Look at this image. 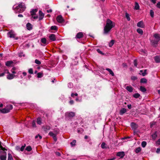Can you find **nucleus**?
<instances>
[{
	"mask_svg": "<svg viewBox=\"0 0 160 160\" xmlns=\"http://www.w3.org/2000/svg\"><path fill=\"white\" fill-rule=\"evenodd\" d=\"M141 151V148L140 147H139L137 148L135 150V152L136 153H138L140 152Z\"/></svg>",
	"mask_w": 160,
	"mask_h": 160,
	"instance_id": "79ce46f5",
	"label": "nucleus"
},
{
	"mask_svg": "<svg viewBox=\"0 0 160 160\" xmlns=\"http://www.w3.org/2000/svg\"><path fill=\"white\" fill-rule=\"evenodd\" d=\"M131 79L133 80H135L137 79V78L135 76H132L131 77Z\"/></svg>",
	"mask_w": 160,
	"mask_h": 160,
	"instance_id": "052dcab7",
	"label": "nucleus"
},
{
	"mask_svg": "<svg viewBox=\"0 0 160 160\" xmlns=\"http://www.w3.org/2000/svg\"><path fill=\"white\" fill-rule=\"evenodd\" d=\"M66 115H67L68 117H73L75 116V113L74 112H71L66 113Z\"/></svg>",
	"mask_w": 160,
	"mask_h": 160,
	"instance_id": "9d476101",
	"label": "nucleus"
},
{
	"mask_svg": "<svg viewBox=\"0 0 160 160\" xmlns=\"http://www.w3.org/2000/svg\"><path fill=\"white\" fill-rule=\"evenodd\" d=\"M49 135L50 136H52V137H54V136H56L55 134L51 132H49Z\"/></svg>",
	"mask_w": 160,
	"mask_h": 160,
	"instance_id": "8fccbe9b",
	"label": "nucleus"
},
{
	"mask_svg": "<svg viewBox=\"0 0 160 160\" xmlns=\"http://www.w3.org/2000/svg\"><path fill=\"white\" fill-rule=\"evenodd\" d=\"M7 35L10 38H15L16 39H18V38L17 37L16 38L15 37L16 34L13 32L12 31H11L8 32Z\"/></svg>",
	"mask_w": 160,
	"mask_h": 160,
	"instance_id": "20e7f679",
	"label": "nucleus"
},
{
	"mask_svg": "<svg viewBox=\"0 0 160 160\" xmlns=\"http://www.w3.org/2000/svg\"><path fill=\"white\" fill-rule=\"evenodd\" d=\"M126 89L129 92H131L133 91V88L131 86H127Z\"/></svg>",
	"mask_w": 160,
	"mask_h": 160,
	"instance_id": "aec40b11",
	"label": "nucleus"
},
{
	"mask_svg": "<svg viewBox=\"0 0 160 160\" xmlns=\"http://www.w3.org/2000/svg\"><path fill=\"white\" fill-rule=\"evenodd\" d=\"M32 148L31 146H27L25 149V150L28 152L31 151L32 150Z\"/></svg>",
	"mask_w": 160,
	"mask_h": 160,
	"instance_id": "f704fd0d",
	"label": "nucleus"
},
{
	"mask_svg": "<svg viewBox=\"0 0 160 160\" xmlns=\"http://www.w3.org/2000/svg\"><path fill=\"white\" fill-rule=\"evenodd\" d=\"M114 40H111V42L109 43V46L110 47H111L114 44Z\"/></svg>",
	"mask_w": 160,
	"mask_h": 160,
	"instance_id": "72a5a7b5",
	"label": "nucleus"
},
{
	"mask_svg": "<svg viewBox=\"0 0 160 160\" xmlns=\"http://www.w3.org/2000/svg\"><path fill=\"white\" fill-rule=\"evenodd\" d=\"M76 143V141L75 140H73V141L70 143V144L72 146H74L75 145Z\"/></svg>",
	"mask_w": 160,
	"mask_h": 160,
	"instance_id": "49530a36",
	"label": "nucleus"
},
{
	"mask_svg": "<svg viewBox=\"0 0 160 160\" xmlns=\"http://www.w3.org/2000/svg\"><path fill=\"white\" fill-rule=\"evenodd\" d=\"M39 137V139H41L42 138V137L41 136H40V135L39 134H38V135H36L35 137V138H38V137Z\"/></svg>",
	"mask_w": 160,
	"mask_h": 160,
	"instance_id": "680f3d73",
	"label": "nucleus"
},
{
	"mask_svg": "<svg viewBox=\"0 0 160 160\" xmlns=\"http://www.w3.org/2000/svg\"><path fill=\"white\" fill-rule=\"evenodd\" d=\"M43 76V73L41 72L37 73V77L38 78H41Z\"/></svg>",
	"mask_w": 160,
	"mask_h": 160,
	"instance_id": "cd10ccee",
	"label": "nucleus"
},
{
	"mask_svg": "<svg viewBox=\"0 0 160 160\" xmlns=\"http://www.w3.org/2000/svg\"><path fill=\"white\" fill-rule=\"evenodd\" d=\"M32 18H33L34 19H37L38 18V16H32Z\"/></svg>",
	"mask_w": 160,
	"mask_h": 160,
	"instance_id": "338daca9",
	"label": "nucleus"
},
{
	"mask_svg": "<svg viewBox=\"0 0 160 160\" xmlns=\"http://www.w3.org/2000/svg\"><path fill=\"white\" fill-rule=\"evenodd\" d=\"M133 96L135 98H137L140 97V94L138 93H136L134 94Z\"/></svg>",
	"mask_w": 160,
	"mask_h": 160,
	"instance_id": "4c0bfd02",
	"label": "nucleus"
},
{
	"mask_svg": "<svg viewBox=\"0 0 160 160\" xmlns=\"http://www.w3.org/2000/svg\"><path fill=\"white\" fill-rule=\"evenodd\" d=\"M157 7L158 8H160V2H158L156 5Z\"/></svg>",
	"mask_w": 160,
	"mask_h": 160,
	"instance_id": "bf43d9fd",
	"label": "nucleus"
},
{
	"mask_svg": "<svg viewBox=\"0 0 160 160\" xmlns=\"http://www.w3.org/2000/svg\"><path fill=\"white\" fill-rule=\"evenodd\" d=\"M126 17L128 21H129L130 20V18L129 16V14L127 13H126Z\"/></svg>",
	"mask_w": 160,
	"mask_h": 160,
	"instance_id": "09e8293b",
	"label": "nucleus"
},
{
	"mask_svg": "<svg viewBox=\"0 0 160 160\" xmlns=\"http://www.w3.org/2000/svg\"><path fill=\"white\" fill-rule=\"evenodd\" d=\"M35 62L36 64L38 65L41 64V61L37 59L35 60Z\"/></svg>",
	"mask_w": 160,
	"mask_h": 160,
	"instance_id": "58836bf2",
	"label": "nucleus"
},
{
	"mask_svg": "<svg viewBox=\"0 0 160 160\" xmlns=\"http://www.w3.org/2000/svg\"><path fill=\"white\" fill-rule=\"evenodd\" d=\"M106 22V25L104 27L103 30V33L105 34H108L112 28L115 26V23L109 19H107Z\"/></svg>",
	"mask_w": 160,
	"mask_h": 160,
	"instance_id": "f257e3e1",
	"label": "nucleus"
},
{
	"mask_svg": "<svg viewBox=\"0 0 160 160\" xmlns=\"http://www.w3.org/2000/svg\"><path fill=\"white\" fill-rule=\"evenodd\" d=\"M134 9L137 10H139V6L137 2H135Z\"/></svg>",
	"mask_w": 160,
	"mask_h": 160,
	"instance_id": "c756f323",
	"label": "nucleus"
},
{
	"mask_svg": "<svg viewBox=\"0 0 160 160\" xmlns=\"http://www.w3.org/2000/svg\"><path fill=\"white\" fill-rule=\"evenodd\" d=\"M126 109L125 108H122L120 111L119 113L120 115H122L126 112Z\"/></svg>",
	"mask_w": 160,
	"mask_h": 160,
	"instance_id": "a211bd4d",
	"label": "nucleus"
},
{
	"mask_svg": "<svg viewBox=\"0 0 160 160\" xmlns=\"http://www.w3.org/2000/svg\"><path fill=\"white\" fill-rule=\"evenodd\" d=\"M9 74L7 76V78L8 79H13L15 76L13 74H11L9 72Z\"/></svg>",
	"mask_w": 160,
	"mask_h": 160,
	"instance_id": "dca6fc26",
	"label": "nucleus"
},
{
	"mask_svg": "<svg viewBox=\"0 0 160 160\" xmlns=\"http://www.w3.org/2000/svg\"><path fill=\"white\" fill-rule=\"evenodd\" d=\"M140 82L141 83H146L147 80L145 78H142L141 79Z\"/></svg>",
	"mask_w": 160,
	"mask_h": 160,
	"instance_id": "e433bc0d",
	"label": "nucleus"
},
{
	"mask_svg": "<svg viewBox=\"0 0 160 160\" xmlns=\"http://www.w3.org/2000/svg\"><path fill=\"white\" fill-rule=\"evenodd\" d=\"M3 155H1L0 156V160H6L7 153L6 152L4 151L2 152Z\"/></svg>",
	"mask_w": 160,
	"mask_h": 160,
	"instance_id": "39448f33",
	"label": "nucleus"
},
{
	"mask_svg": "<svg viewBox=\"0 0 160 160\" xmlns=\"http://www.w3.org/2000/svg\"><path fill=\"white\" fill-rule=\"evenodd\" d=\"M147 143L145 141H143L141 143V145L142 147L144 148L146 145Z\"/></svg>",
	"mask_w": 160,
	"mask_h": 160,
	"instance_id": "c03bdc74",
	"label": "nucleus"
},
{
	"mask_svg": "<svg viewBox=\"0 0 160 160\" xmlns=\"http://www.w3.org/2000/svg\"><path fill=\"white\" fill-rule=\"evenodd\" d=\"M134 65L136 66L137 67L138 63H137V61L136 59H135L134 61Z\"/></svg>",
	"mask_w": 160,
	"mask_h": 160,
	"instance_id": "5fc2aeb1",
	"label": "nucleus"
},
{
	"mask_svg": "<svg viewBox=\"0 0 160 160\" xmlns=\"http://www.w3.org/2000/svg\"><path fill=\"white\" fill-rule=\"evenodd\" d=\"M9 73V71H8V70H7V69L5 70H4V72H3L2 73H0V77L4 76L5 75V74L6 73Z\"/></svg>",
	"mask_w": 160,
	"mask_h": 160,
	"instance_id": "4be33fe9",
	"label": "nucleus"
},
{
	"mask_svg": "<svg viewBox=\"0 0 160 160\" xmlns=\"http://www.w3.org/2000/svg\"><path fill=\"white\" fill-rule=\"evenodd\" d=\"M49 38L52 41H55L56 40V36L53 34H51L49 36Z\"/></svg>",
	"mask_w": 160,
	"mask_h": 160,
	"instance_id": "f8f14e48",
	"label": "nucleus"
},
{
	"mask_svg": "<svg viewBox=\"0 0 160 160\" xmlns=\"http://www.w3.org/2000/svg\"><path fill=\"white\" fill-rule=\"evenodd\" d=\"M140 90L143 92H144L146 91V89L143 87L141 86L140 87Z\"/></svg>",
	"mask_w": 160,
	"mask_h": 160,
	"instance_id": "473e14b6",
	"label": "nucleus"
},
{
	"mask_svg": "<svg viewBox=\"0 0 160 160\" xmlns=\"http://www.w3.org/2000/svg\"><path fill=\"white\" fill-rule=\"evenodd\" d=\"M97 51L100 54H103L102 52L99 49H98L97 50Z\"/></svg>",
	"mask_w": 160,
	"mask_h": 160,
	"instance_id": "e2e57ef3",
	"label": "nucleus"
},
{
	"mask_svg": "<svg viewBox=\"0 0 160 160\" xmlns=\"http://www.w3.org/2000/svg\"><path fill=\"white\" fill-rule=\"evenodd\" d=\"M156 122H152L150 123V127L151 128H152L154 125L156 124Z\"/></svg>",
	"mask_w": 160,
	"mask_h": 160,
	"instance_id": "603ef678",
	"label": "nucleus"
},
{
	"mask_svg": "<svg viewBox=\"0 0 160 160\" xmlns=\"http://www.w3.org/2000/svg\"><path fill=\"white\" fill-rule=\"evenodd\" d=\"M83 37V33L80 32L78 33L76 35L75 38H81Z\"/></svg>",
	"mask_w": 160,
	"mask_h": 160,
	"instance_id": "9b49d317",
	"label": "nucleus"
},
{
	"mask_svg": "<svg viewBox=\"0 0 160 160\" xmlns=\"http://www.w3.org/2000/svg\"><path fill=\"white\" fill-rule=\"evenodd\" d=\"M137 26L138 27H140L141 28H144L145 25L144 24L143 22L142 21H140L137 24Z\"/></svg>",
	"mask_w": 160,
	"mask_h": 160,
	"instance_id": "6e6552de",
	"label": "nucleus"
},
{
	"mask_svg": "<svg viewBox=\"0 0 160 160\" xmlns=\"http://www.w3.org/2000/svg\"><path fill=\"white\" fill-rule=\"evenodd\" d=\"M146 71L147 70L145 69L144 70V72H142V70H141L140 71V72H142V74L143 76H145L147 74V73L146 72Z\"/></svg>",
	"mask_w": 160,
	"mask_h": 160,
	"instance_id": "ea45409f",
	"label": "nucleus"
},
{
	"mask_svg": "<svg viewBox=\"0 0 160 160\" xmlns=\"http://www.w3.org/2000/svg\"><path fill=\"white\" fill-rule=\"evenodd\" d=\"M27 29L29 30H31L32 28V25L30 23L28 22L26 25Z\"/></svg>",
	"mask_w": 160,
	"mask_h": 160,
	"instance_id": "f3484780",
	"label": "nucleus"
},
{
	"mask_svg": "<svg viewBox=\"0 0 160 160\" xmlns=\"http://www.w3.org/2000/svg\"><path fill=\"white\" fill-rule=\"evenodd\" d=\"M157 136V132H155L152 135V138L153 140H155Z\"/></svg>",
	"mask_w": 160,
	"mask_h": 160,
	"instance_id": "7c9ffc66",
	"label": "nucleus"
},
{
	"mask_svg": "<svg viewBox=\"0 0 160 160\" xmlns=\"http://www.w3.org/2000/svg\"><path fill=\"white\" fill-rule=\"evenodd\" d=\"M15 149L17 151H20V147L19 146H17L15 147Z\"/></svg>",
	"mask_w": 160,
	"mask_h": 160,
	"instance_id": "4d7b16f0",
	"label": "nucleus"
},
{
	"mask_svg": "<svg viewBox=\"0 0 160 160\" xmlns=\"http://www.w3.org/2000/svg\"><path fill=\"white\" fill-rule=\"evenodd\" d=\"M28 72L29 73L31 74H33V71L32 68H30L28 70Z\"/></svg>",
	"mask_w": 160,
	"mask_h": 160,
	"instance_id": "3c124183",
	"label": "nucleus"
},
{
	"mask_svg": "<svg viewBox=\"0 0 160 160\" xmlns=\"http://www.w3.org/2000/svg\"><path fill=\"white\" fill-rule=\"evenodd\" d=\"M53 138L55 142H56L57 141V138L56 137V135L53 137Z\"/></svg>",
	"mask_w": 160,
	"mask_h": 160,
	"instance_id": "0e129e2a",
	"label": "nucleus"
},
{
	"mask_svg": "<svg viewBox=\"0 0 160 160\" xmlns=\"http://www.w3.org/2000/svg\"><path fill=\"white\" fill-rule=\"evenodd\" d=\"M37 124L41 125L42 123V120L41 118H38L37 119Z\"/></svg>",
	"mask_w": 160,
	"mask_h": 160,
	"instance_id": "2f4dec72",
	"label": "nucleus"
},
{
	"mask_svg": "<svg viewBox=\"0 0 160 160\" xmlns=\"http://www.w3.org/2000/svg\"><path fill=\"white\" fill-rule=\"evenodd\" d=\"M57 20L59 23H62L63 22L64 19L61 15H59L57 18Z\"/></svg>",
	"mask_w": 160,
	"mask_h": 160,
	"instance_id": "423d86ee",
	"label": "nucleus"
},
{
	"mask_svg": "<svg viewBox=\"0 0 160 160\" xmlns=\"http://www.w3.org/2000/svg\"><path fill=\"white\" fill-rule=\"evenodd\" d=\"M25 8L24 4L22 2H21L18 6L15 8L14 10L18 12L22 13L25 11Z\"/></svg>",
	"mask_w": 160,
	"mask_h": 160,
	"instance_id": "f03ea898",
	"label": "nucleus"
},
{
	"mask_svg": "<svg viewBox=\"0 0 160 160\" xmlns=\"http://www.w3.org/2000/svg\"><path fill=\"white\" fill-rule=\"evenodd\" d=\"M13 108L12 105L10 104L8 105L5 108L2 109H0V112L2 113H6L9 112Z\"/></svg>",
	"mask_w": 160,
	"mask_h": 160,
	"instance_id": "7ed1b4c3",
	"label": "nucleus"
},
{
	"mask_svg": "<svg viewBox=\"0 0 160 160\" xmlns=\"http://www.w3.org/2000/svg\"><path fill=\"white\" fill-rule=\"evenodd\" d=\"M69 102L70 104L72 105L74 103V101L73 100H71Z\"/></svg>",
	"mask_w": 160,
	"mask_h": 160,
	"instance_id": "69168bd1",
	"label": "nucleus"
},
{
	"mask_svg": "<svg viewBox=\"0 0 160 160\" xmlns=\"http://www.w3.org/2000/svg\"><path fill=\"white\" fill-rule=\"evenodd\" d=\"M124 156L125 153L124 152H119L117 154V156L120 157L121 158H122Z\"/></svg>",
	"mask_w": 160,
	"mask_h": 160,
	"instance_id": "0eeeda50",
	"label": "nucleus"
},
{
	"mask_svg": "<svg viewBox=\"0 0 160 160\" xmlns=\"http://www.w3.org/2000/svg\"><path fill=\"white\" fill-rule=\"evenodd\" d=\"M0 148H1V149L4 151H7V149H6L5 148H3L2 147V146L1 145V142L0 141Z\"/></svg>",
	"mask_w": 160,
	"mask_h": 160,
	"instance_id": "a19ab883",
	"label": "nucleus"
},
{
	"mask_svg": "<svg viewBox=\"0 0 160 160\" xmlns=\"http://www.w3.org/2000/svg\"><path fill=\"white\" fill-rule=\"evenodd\" d=\"M26 147V144H24V145L22 146L21 148H20V151L22 152L23 151Z\"/></svg>",
	"mask_w": 160,
	"mask_h": 160,
	"instance_id": "de8ad7c7",
	"label": "nucleus"
},
{
	"mask_svg": "<svg viewBox=\"0 0 160 160\" xmlns=\"http://www.w3.org/2000/svg\"><path fill=\"white\" fill-rule=\"evenodd\" d=\"M39 21H40L42 20L43 18L44 14L41 11H39Z\"/></svg>",
	"mask_w": 160,
	"mask_h": 160,
	"instance_id": "ddd939ff",
	"label": "nucleus"
},
{
	"mask_svg": "<svg viewBox=\"0 0 160 160\" xmlns=\"http://www.w3.org/2000/svg\"><path fill=\"white\" fill-rule=\"evenodd\" d=\"M37 11H38V9H34L32 10L30 12L31 15L32 16L35 15L36 14V12H37Z\"/></svg>",
	"mask_w": 160,
	"mask_h": 160,
	"instance_id": "6ab92c4d",
	"label": "nucleus"
},
{
	"mask_svg": "<svg viewBox=\"0 0 160 160\" xmlns=\"http://www.w3.org/2000/svg\"><path fill=\"white\" fill-rule=\"evenodd\" d=\"M154 59L156 63L160 62V56H156L154 57Z\"/></svg>",
	"mask_w": 160,
	"mask_h": 160,
	"instance_id": "2eb2a0df",
	"label": "nucleus"
},
{
	"mask_svg": "<svg viewBox=\"0 0 160 160\" xmlns=\"http://www.w3.org/2000/svg\"><path fill=\"white\" fill-rule=\"evenodd\" d=\"M157 143L159 145H160V138L159 139L157 142Z\"/></svg>",
	"mask_w": 160,
	"mask_h": 160,
	"instance_id": "774afa93",
	"label": "nucleus"
},
{
	"mask_svg": "<svg viewBox=\"0 0 160 160\" xmlns=\"http://www.w3.org/2000/svg\"><path fill=\"white\" fill-rule=\"evenodd\" d=\"M51 29L52 30H57V27L56 26H53L51 27Z\"/></svg>",
	"mask_w": 160,
	"mask_h": 160,
	"instance_id": "37998d69",
	"label": "nucleus"
},
{
	"mask_svg": "<svg viewBox=\"0 0 160 160\" xmlns=\"http://www.w3.org/2000/svg\"><path fill=\"white\" fill-rule=\"evenodd\" d=\"M13 63V62L12 61H8L6 62V65L7 66L9 67Z\"/></svg>",
	"mask_w": 160,
	"mask_h": 160,
	"instance_id": "412c9836",
	"label": "nucleus"
},
{
	"mask_svg": "<svg viewBox=\"0 0 160 160\" xmlns=\"http://www.w3.org/2000/svg\"><path fill=\"white\" fill-rule=\"evenodd\" d=\"M131 126L132 128L134 129L137 128L138 127V125L133 122H132L131 123Z\"/></svg>",
	"mask_w": 160,
	"mask_h": 160,
	"instance_id": "4468645a",
	"label": "nucleus"
},
{
	"mask_svg": "<svg viewBox=\"0 0 160 160\" xmlns=\"http://www.w3.org/2000/svg\"><path fill=\"white\" fill-rule=\"evenodd\" d=\"M150 14L152 18H153L154 17V12L152 10H150Z\"/></svg>",
	"mask_w": 160,
	"mask_h": 160,
	"instance_id": "a18cd8bd",
	"label": "nucleus"
},
{
	"mask_svg": "<svg viewBox=\"0 0 160 160\" xmlns=\"http://www.w3.org/2000/svg\"><path fill=\"white\" fill-rule=\"evenodd\" d=\"M159 41V40L155 39L154 40H151V42L153 46L155 47H156Z\"/></svg>",
	"mask_w": 160,
	"mask_h": 160,
	"instance_id": "1a4fd4ad",
	"label": "nucleus"
},
{
	"mask_svg": "<svg viewBox=\"0 0 160 160\" xmlns=\"http://www.w3.org/2000/svg\"><path fill=\"white\" fill-rule=\"evenodd\" d=\"M41 42L44 44H48V42H47L46 39L45 38H42L41 39Z\"/></svg>",
	"mask_w": 160,
	"mask_h": 160,
	"instance_id": "393cba45",
	"label": "nucleus"
},
{
	"mask_svg": "<svg viewBox=\"0 0 160 160\" xmlns=\"http://www.w3.org/2000/svg\"><path fill=\"white\" fill-rule=\"evenodd\" d=\"M154 37L156 39L160 40V37L159 34L158 33H155L154 35Z\"/></svg>",
	"mask_w": 160,
	"mask_h": 160,
	"instance_id": "5701e85b",
	"label": "nucleus"
},
{
	"mask_svg": "<svg viewBox=\"0 0 160 160\" xmlns=\"http://www.w3.org/2000/svg\"><path fill=\"white\" fill-rule=\"evenodd\" d=\"M101 147L103 149L106 148L107 147H106V143L104 142H103L101 144Z\"/></svg>",
	"mask_w": 160,
	"mask_h": 160,
	"instance_id": "c9c22d12",
	"label": "nucleus"
},
{
	"mask_svg": "<svg viewBox=\"0 0 160 160\" xmlns=\"http://www.w3.org/2000/svg\"><path fill=\"white\" fill-rule=\"evenodd\" d=\"M8 160H13L12 155L10 153L8 154Z\"/></svg>",
	"mask_w": 160,
	"mask_h": 160,
	"instance_id": "c85d7f7f",
	"label": "nucleus"
},
{
	"mask_svg": "<svg viewBox=\"0 0 160 160\" xmlns=\"http://www.w3.org/2000/svg\"><path fill=\"white\" fill-rule=\"evenodd\" d=\"M106 69L109 72V74H111L112 75V76H113L114 75L113 72L111 69L109 68H106Z\"/></svg>",
	"mask_w": 160,
	"mask_h": 160,
	"instance_id": "b1692460",
	"label": "nucleus"
},
{
	"mask_svg": "<svg viewBox=\"0 0 160 160\" xmlns=\"http://www.w3.org/2000/svg\"><path fill=\"white\" fill-rule=\"evenodd\" d=\"M74 96H78V94L77 93H75V94L72 93L71 94V96L72 97L74 98Z\"/></svg>",
	"mask_w": 160,
	"mask_h": 160,
	"instance_id": "6e6d98bb",
	"label": "nucleus"
},
{
	"mask_svg": "<svg viewBox=\"0 0 160 160\" xmlns=\"http://www.w3.org/2000/svg\"><path fill=\"white\" fill-rule=\"evenodd\" d=\"M15 70V68L14 67L11 70V72L13 73H16V72L14 71Z\"/></svg>",
	"mask_w": 160,
	"mask_h": 160,
	"instance_id": "13d9d810",
	"label": "nucleus"
},
{
	"mask_svg": "<svg viewBox=\"0 0 160 160\" xmlns=\"http://www.w3.org/2000/svg\"><path fill=\"white\" fill-rule=\"evenodd\" d=\"M137 32L141 35H142L143 34V31L142 30L141 28H138L137 30Z\"/></svg>",
	"mask_w": 160,
	"mask_h": 160,
	"instance_id": "bb28decb",
	"label": "nucleus"
},
{
	"mask_svg": "<svg viewBox=\"0 0 160 160\" xmlns=\"http://www.w3.org/2000/svg\"><path fill=\"white\" fill-rule=\"evenodd\" d=\"M50 128L51 127L48 126H46L43 127L44 130L46 132L49 130Z\"/></svg>",
	"mask_w": 160,
	"mask_h": 160,
	"instance_id": "a878e982",
	"label": "nucleus"
},
{
	"mask_svg": "<svg viewBox=\"0 0 160 160\" xmlns=\"http://www.w3.org/2000/svg\"><path fill=\"white\" fill-rule=\"evenodd\" d=\"M32 126L34 128L36 127V125L35 122V121H33L32 123Z\"/></svg>",
	"mask_w": 160,
	"mask_h": 160,
	"instance_id": "864d4df0",
	"label": "nucleus"
}]
</instances>
